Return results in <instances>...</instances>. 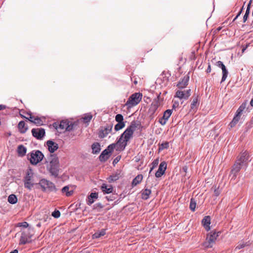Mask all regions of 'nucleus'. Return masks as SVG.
Masks as SVG:
<instances>
[{
    "mask_svg": "<svg viewBox=\"0 0 253 253\" xmlns=\"http://www.w3.org/2000/svg\"><path fill=\"white\" fill-rule=\"evenodd\" d=\"M62 193L67 197L71 196L74 192V189L71 185L64 186L61 190Z\"/></svg>",
    "mask_w": 253,
    "mask_h": 253,
    "instance_id": "obj_20",
    "label": "nucleus"
},
{
    "mask_svg": "<svg viewBox=\"0 0 253 253\" xmlns=\"http://www.w3.org/2000/svg\"><path fill=\"white\" fill-rule=\"evenodd\" d=\"M18 127L19 131L22 133L26 132L28 129L27 126L25 125V123L23 121L19 123Z\"/></svg>",
    "mask_w": 253,
    "mask_h": 253,
    "instance_id": "obj_23",
    "label": "nucleus"
},
{
    "mask_svg": "<svg viewBox=\"0 0 253 253\" xmlns=\"http://www.w3.org/2000/svg\"><path fill=\"white\" fill-rule=\"evenodd\" d=\"M4 108H5V106L4 105H0V110H2Z\"/></svg>",
    "mask_w": 253,
    "mask_h": 253,
    "instance_id": "obj_48",
    "label": "nucleus"
},
{
    "mask_svg": "<svg viewBox=\"0 0 253 253\" xmlns=\"http://www.w3.org/2000/svg\"><path fill=\"white\" fill-rule=\"evenodd\" d=\"M125 126L124 123H118L115 126V129L116 131L119 130Z\"/></svg>",
    "mask_w": 253,
    "mask_h": 253,
    "instance_id": "obj_36",
    "label": "nucleus"
},
{
    "mask_svg": "<svg viewBox=\"0 0 253 253\" xmlns=\"http://www.w3.org/2000/svg\"><path fill=\"white\" fill-rule=\"evenodd\" d=\"M191 95V89L186 90H178L176 92L174 97L178 98L180 99H187Z\"/></svg>",
    "mask_w": 253,
    "mask_h": 253,
    "instance_id": "obj_12",
    "label": "nucleus"
},
{
    "mask_svg": "<svg viewBox=\"0 0 253 253\" xmlns=\"http://www.w3.org/2000/svg\"><path fill=\"white\" fill-rule=\"evenodd\" d=\"M136 129L135 125H131L122 134L119 140L116 143L117 150L119 151L123 150L127 144V142L132 138L133 132Z\"/></svg>",
    "mask_w": 253,
    "mask_h": 253,
    "instance_id": "obj_1",
    "label": "nucleus"
},
{
    "mask_svg": "<svg viewBox=\"0 0 253 253\" xmlns=\"http://www.w3.org/2000/svg\"><path fill=\"white\" fill-rule=\"evenodd\" d=\"M143 179V175L142 174H138L136 177L132 180V185L133 186L137 185L138 184L140 183Z\"/></svg>",
    "mask_w": 253,
    "mask_h": 253,
    "instance_id": "obj_28",
    "label": "nucleus"
},
{
    "mask_svg": "<svg viewBox=\"0 0 253 253\" xmlns=\"http://www.w3.org/2000/svg\"><path fill=\"white\" fill-rule=\"evenodd\" d=\"M118 161L119 160L116 159L114 161V163H117V162H118Z\"/></svg>",
    "mask_w": 253,
    "mask_h": 253,
    "instance_id": "obj_53",
    "label": "nucleus"
},
{
    "mask_svg": "<svg viewBox=\"0 0 253 253\" xmlns=\"http://www.w3.org/2000/svg\"><path fill=\"white\" fill-rule=\"evenodd\" d=\"M159 105L160 102L159 101V98H158L157 99H155L152 102L151 105L150 109L152 110V111L155 112L157 109Z\"/></svg>",
    "mask_w": 253,
    "mask_h": 253,
    "instance_id": "obj_27",
    "label": "nucleus"
},
{
    "mask_svg": "<svg viewBox=\"0 0 253 253\" xmlns=\"http://www.w3.org/2000/svg\"><path fill=\"white\" fill-rule=\"evenodd\" d=\"M92 153L97 154L100 151V146L98 143H94L92 145Z\"/></svg>",
    "mask_w": 253,
    "mask_h": 253,
    "instance_id": "obj_29",
    "label": "nucleus"
},
{
    "mask_svg": "<svg viewBox=\"0 0 253 253\" xmlns=\"http://www.w3.org/2000/svg\"><path fill=\"white\" fill-rule=\"evenodd\" d=\"M243 8V7H242V9L240 10V12L238 13V14H237V16L238 17H239V16L240 15V14H241V12H242V10Z\"/></svg>",
    "mask_w": 253,
    "mask_h": 253,
    "instance_id": "obj_50",
    "label": "nucleus"
},
{
    "mask_svg": "<svg viewBox=\"0 0 253 253\" xmlns=\"http://www.w3.org/2000/svg\"><path fill=\"white\" fill-rule=\"evenodd\" d=\"M188 81V78L184 77L182 80L179 83V84H177V86L179 88H184L187 85Z\"/></svg>",
    "mask_w": 253,
    "mask_h": 253,
    "instance_id": "obj_30",
    "label": "nucleus"
},
{
    "mask_svg": "<svg viewBox=\"0 0 253 253\" xmlns=\"http://www.w3.org/2000/svg\"><path fill=\"white\" fill-rule=\"evenodd\" d=\"M142 95L140 93L132 94L127 100L126 105L128 108H131L138 104L142 99Z\"/></svg>",
    "mask_w": 253,
    "mask_h": 253,
    "instance_id": "obj_7",
    "label": "nucleus"
},
{
    "mask_svg": "<svg viewBox=\"0 0 253 253\" xmlns=\"http://www.w3.org/2000/svg\"><path fill=\"white\" fill-rule=\"evenodd\" d=\"M171 110L169 109L166 110L164 113L163 118L159 120V123L162 125H165L166 124L169 118L170 117V116H171Z\"/></svg>",
    "mask_w": 253,
    "mask_h": 253,
    "instance_id": "obj_18",
    "label": "nucleus"
},
{
    "mask_svg": "<svg viewBox=\"0 0 253 253\" xmlns=\"http://www.w3.org/2000/svg\"><path fill=\"white\" fill-rule=\"evenodd\" d=\"M245 247V245L244 244H239L238 246H237L236 249H241Z\"/></svg>",
    "mask_w": 253,
    "mask_h": 253,
    "instance_id": "obj_47",
    "label": "nucleus"
},
{
    "mask_svg": "<svg viewBox=\"0 0 253 253\" xmlns=\"http://www.w3.org/2000/svg\"><path fill=\"white\" fill-rule=\"evenodd\" d=\"M52 215L55 218H58L60 216V212L58 211H55L52 213Z\"/></svg>",
    "mask_w": 253,
    "mask_h": 253,
    "instance_id": "obj_43",
    "label": "nucleus"
},
{
    "mask_svg": "<svg viewBox=\"0 0 253 253\" xmlns=\"http://www.w3.org/2000/svg\"><path fill=\"white\" fill-rule=\"evenodd\" d=\"M252 0H250L249 3H248V6H247V10H246V13L244 16V18H243V21L244 22H245L247 19H248V16L249 15V13H250V6H251V3H252Z\"/></svg>",
    "mask_w": 253,
    "mask_h": 253,
    "instance_id": "obj_32",
    "label": "nucleus"
},
{
    "mask_svg": "<svg viewBox=\"0 0 253 253\" xmlns=\"http://www.w3.org/2000/svg\"><path fill=\"white\" fill-rule=\"evenodd\" d=\"M8 201L12 204H14L17 202V198L15 195L11 194L8 197Z\"/></svg>",
    "mask_w": 253,
    "mask_h": 253,
    "instance_id": "obj_34",
    "label": "nucleus"
},
{
    "mask_svg": "<svg viewBox=\"0 0 253 253\" xmlns=\"http://www.w3.org/2000/svg\"><path fill=\"white\" fill-rule=\"evenodd\" d=\"M33 135L37 139H42L45 134L44 129L42 128H33L32 130Z\"/></svg>",
    "mask_w": 253,
    "mask_h": 253,
    "instance_id": "obj_13",
    "label": "nucleus"
},
{
    "mask_svg": "<svg viewBox=\"0 0 253 253\" xmlns=\"http://www.w3.org/2000/svg\"><path fill=\"white\" fill-rule=\"evenodd\" d=\"M249 159V155L248 152H245L242 153L238 157L237 161L242 165L246 166Z\"/></svg>",
    "mask_w": 253,
    "mask_h": 253,
    "instance_id": "obj_14",
    "label": "nucleus"
},
{
    "mask_svg": "<svg viewBox=\"0 0 253 253\" xmlns=\"http://www.w3.org/2000/svg\"><path fill=\"white\" fill-rule=\"evenodd\" d=\"M116 121L118 122V123H124L123 120L124 118L123 116L121 114H118L116 116L115 118Z\"/></svg>",
    "mask_w": 253,
    "mask_h": 253,
    "instance_id": "obj_39",
    "label": "nucleus"
},
{
    "mask_svg": "<svg viewBox=\"0 0 253 253\" xmlns=\"http://www.w3.org/2000/svg\"><path fill=\"white\" fill-rule=\"evenodd\" d=\"M211 72V66L209 65V68L208 69V72Z\"/></svg>",
    "mask_w": 253,
    "mask_h": 253,
    "instance_id": "obj_52",
    "label": "nucleus"
},
{
    "mask_svg": "<svg viewBox=\"0 0 253 253\" xmlns=\"http://www.w3.org/2000/svg\"><path fill=\"white\" fill-rule=\"evenodd\" d=\"M216 66L221 68L222 71V77L221 79V82H224L227 77L228 75V71L225 66V65L223 64V63L221 61H218L216 63Z\"/></svg>",
    "mask_w": 253,
    "mask_h": 253,
    "instance_id": "obj_17",
    "label": "nucleus"
},
{
    "mask_svg": "<svg viewBox=\"0 0 253 253\" xmlns=\"http://www.w3.org/2000/svg\"><path fill=\"white\" fill-rule=\"evenodd\" d=\"M43 154L39 150L33 151L30 153L29 161L33 165H36L43 159Z\"/></svg>",
    "mask_w": 253,
    "mask_h": 253,
    "instance_id": "obj_6",
    "label": "nucleus"
},
{
    "mask_svg": "<svg viewBox=\"0 0 253 253\" xmlns=\"http://www.w3.org/2000/svg\"><path fill=\"white\" fill-rule=\"evenodd\" d=\"M169 145V143L167 142L161 144L159 147V151H161L164 149L168 148Z\"/></svg>",
    "mask_w": 253,
    "mask_h": 253,
    "instance_id": "obj_41",
    "label": "nucleus"
},
{
    "mask_svg": "<svg viewBox=\"0 0 253 253\" xmlns=\"http://www.w3.org/2000/svg\"><path fill=\"white\" fill-rule=\"evenodd\" d=\"M250 104L252 106H253V98L251 100L250 102Z\"/></svg>",
    "mask_w": 253,
    "mask_h": 253,
    "instance_id": "obj_51",
    "label": "nucleus"
},
{
    "mask_svg": "<svg viewBox=\"0 0 253 253\" xmlns=\"http://www.w3.org/2000/svg\"><path fill=\"white\" fill-rule=\"evenodd\" d=\"M159 164V159L155 160L151 164L152 167L150 169V173L152 171V170L156 168Z\"/></svg>",
    "mask_w": 253,
    "mask_h": 253,
    "instance_id": "obj_38",
    "label": "nucleus"
},
{
    "mask_svg": "<svg viewBox=\"0 0 253 253\" xmlns=\"http://www.w3.org/2000/svg\"><path fill=\"white\" fill-rule=\"evenodd\" d=\"M39 184L41 187V189L44 192H52L57 190L56 188L53 183L46 179H42Z\"/></svg>",
    "mask_w": 253,
    "mask_h": 253,
    "instance_id": "obj_5",
    "label": "nucleus"
},
{
    "mask_svg": "<svg viewBox=\"0 0 253 253\" xmlns=\"http://www.w3.org/2000/svg\"><path fill=\"white\" fill-rule=\"evenodd\" d=\"M218 236V233L215 231H211L207 235L206 241L203 243V246L206 248H212Z\"/></svg>",
    "mask_w": 253,
    "mask_h": 253,
    "instance_id": "obj_4",
    "label": "nucleus"
},
{
    "mask_svg": "<svg viewBox=\"0 0 253 253\" xmlns=\"http://www.w3.org/2000/svg\"><path fill=\"white\" fill-rule=\"evenodd\" d=\"M243 166H244L241 164V163L236 161L231 170V172L234 174V176H236V173H237Z\"/></svg>",
    "mask_w": 253,
    "mask_h": 253,
    "instance_id": "obj_21",
    "label": "nucleus"
},
{
    "mask_svg": "<svg viewBox=\"0 0 253 253\" xmlns=\"http://www.w3.org/2000/svg\"><path fill=\"white\" fill-rule=\"evenodd\" d=\"M98 198V194L96 193H91L88 197L87 204L89 205L94 203V201Z\"/></svg>",
    "mask_w": 253,
    "mask_h": 253,
    "instance_id": "obj_22",
    "label": "nucleus"
},
{
    "mask_svg": "<svg viewBox=\"0 0 253 253\" xmlns=\"http://www.w3.org/2000/svg\"><path fill=\"white\" fill-rule=\"evenodd\" d=\"M215 194L216 195H218V193L217 192H216V191H215Z\"/></svg>",
    "mask_w": 253,
    "mask_h": 253,
    "instance_id": "obj_55",
    "label": "nucleus"
},
{
    "mask_svg": "<svg viewBox=\"0 0 253 253\" xmlns=\"http://www.w3.org/2000/svg\"><path fill=\"white\" fill-rule=\"evenodd\" d=\"M46 145L50 153H54L58 149V144L52 140H48L46 142Z\"/></svg>",
    "mask_w": 253,
    "mask_h": 253,
    "instance_id": "obj_16",
    "label": "nucleus"
},
{
    "mask_svg": "<svg viewBox=\"0 0 253 253\" xmlns=\"http://www.w3.org/2000/svg\"><path fill=\"white\" fill-rule=\"evenodd\" d=\"M246 106V103H243L240 107L236 111V115L235 117L233 118L232 121L230 123L229 126L231 127H233L235 126L237 123L239 122L241 114L243 110L245 109Z\"/></svg>",
    "mask_w": 253,
    "mask_h": 253,
    "instance_id": "obj_9",
    "label": "nucleus"
},
{
    "mask_svg": "<svg viewBox=\"0 0 253 253\" xmlns=\"http://www.w3.org/2000/svg\"><path fill=\"white\" fill-rule=\"evenodd\" d=\"M198 100L197 98H195L193 99L192 103L191 104V108L194 109V108H196L198 105Z\"/></svg>",
    "mask_w": 253,
    "mask_h": 253,
    "instance_id": "obj_42",
    "label": "nucleus"
},
{
    "mask_svg": "<svg viewBox=\"0 0 253 253\" xmlns=\"http://www.w3.org/2000/svg\"><path fill=\"white\" fill-rule=\"evenodd\" d=\"M54 126L55 128L59 131L60 132H63L66 130H70L72 129L73 126L72 124L68 121H62L60 124L55 123Z\"/></svg>",
    "mask_w": 253,
    "mask_h": 253,
    "instance_id": "obj_8",
    "label": "nucleus"
},
{
    "mask_svg": "<svg viewBox=\"0 0 253 253\" xmlns=\"http://www.w3.org/2000/svg\"><path fill=\"white\" fill-rule=\"evenodd\" d=\"M211 220V219L210 216H206L202 220V225L207 231H210L211 229L210 226Z\"/></svg>",
    "mask_w": 253,
    "mask_h": 253,
    "instance_id": "obj_19",
    "label": "nucleus"
},
{
    "mask_svg": "<svg viewBox=\"0 0 253 253\" xmlns=\"http://www.w3.org/2000/svg\"><path fill=\"white\" fill-rule=\"evenodd\" d=\"M46 169L50 175L57 177L60 170V163L58 157L55 155H50L46 162Z\"/></svg>",
    "mask_w": 253,
    "mask_h": 253,
    "instance_id": "obj_2",
    "label": "nucleus"
},
{
    "mask_svg": "<svg viewBox=\"0 0 253 253\" xmlns=\"http://www.w3.org/2000/svg\"><path fill=\"white\" fill-rule=\"evenodd\" d=\"M151 193L150 190L148 189H145L142 193V198L145 200L148 199Z\"/></svg>",
    "mask_w": 253,
    "mask_h": 253,
    "instance_id": "obj_33",
    "label": "nucleus"
},
{
    "mask_svg": "<svg viewBox=\"0 0 253 253\" xmlns=\"http://www.w3.org/2000/svg\"><path fill=\"white\" fill-rule=\"evenodd\" d=\"M33 123L37 124L38 125H42V122L41 120V119L38 117H35L34 118Z\"/></svg>",
    "mask_w": 253,
    "mask_h": 253,
    "instance_id": "obj_40",
    "label": "nucleus"
},
{
    "mask_svg": "<svg viewBox=\"0 0 253 253\" xmlns=\"http://www.w3.org/2000/svg\"><path fill=\"white\" fill-rule=\"evenodd\" d=\"M19 226H22L24 228H27L29 226V224L26 222H24L19 223Z\"/></svg>",
    "mask_w": 253,
    "mask_h": 253,
    "instance_id": "obj_45",
    "label": "nucleus"
},
{
    "mask_svg": "<svg viewBox=\"0 0 253 253\" xmlns=\"http://www.w3.org/2000/svg\"><path fill=\"white\" fill-rule=\"evenodd\" d=\"M101 189L104 193L109 194L112 192V187L111 185H107L105 184H103L101 186Z\"/></svg>",
    "mask_w": 253,
    "mask_h": 253,
    "instance_id": "obj_25",
    "label": "nucleus"
},
{
    "mask_svg": "<svg viewBox=\"0 0 253 253\" xmlns=\"http://www.w3.org/2000/svg\"><path fill=\"white\" fill-rule=\"evenodd\" d=\"M167 165L166 162H162L159 165V169L155 173L156 177H160L165 174L167 169Z\"/></svg>",
    "mask_w": 253,
    "mask_h": 253,
    "instance_id": "obj_15",
    "label": "nucleus"
},
{
    "mask_svg": "<svg viewBox=\"0 0 253 253\" xmlns=\"http://www.w3.org/2000/svg\"><path fill=\"white\" fill-rule=\"evenodd\" d=\"M10 253H18V251L17 250H14Z\"/></svg>",
    "mask_w": 253,
    "mask_h": 253,
    "instance_id": "obj_49",
    "label": "nucleus"
},
{
    "mask_svg": "<svg viewBox=\"0 0 253 253\" xmlns=\"http://www.w3.org/2000/svg\"><path fill=\"white\" fill-rule=\"evenodd\" d=\"M179 107V103L178 101H176V100H174L173 102V104L172 105V108L173 109L177 108Z\"/></svg>",
    "mask_w": 253,
    "mask_h": 253,
    "instance_id": "obj_44",
    "label": "nucleus"
},
{
    "mask_svg": "<svg viewBox=\"0 0 253 253\" xmlns=\"http://www.w3.org/2000/svg\"><path fill=\"white\" fill-rule=\"evenodd\" d=\"M238 17L237 16H236V17H235V19H234V20H236L237 18H238Z\"/></svg>",
    "mask_w": 253,
    "mask_h": 253,
    "instance_id": "obj_56",
    "label": "nucleus"
},
{
    "mask_svg": "<svg viewBox=\"0 0 253 253\" xmlns=\"http://www.w3.org/2000/svg\"><path fill=\"white\" fill-rule=\"evenodd\" d=\"M92 116L91 114H86L83 118V120L84 123H88L91 120Z\"/></svg>",
    "mask_w": 253,
    "mask_h": 253,
    "instance_id": "obj_37",
    "label": "nucleus"
},
{
    "mask_svg": "<svg viewBox=\"0 0 253 253\" xmlns=\"http://www.w3.org/2000/svg\"><path fill=\"white\" fill-rule=\"evenodd\" d=\"M105 234V231L104 229H102L101 230L95 233L92 237L93 239L99 238Z\"/></svg>",
    "mask_w": 253,
    "mask_h": 253,
    "instance_id": "obj_31",
    "label": "nucleus"
},
{
    "mask_svg": "<svg viewBox=\"0 0 253 253\" xmlns=\"http://www.w3.org/2000/svg\"><path fill=\"white\" fill-rule=\"evenodd\" d=\"M27 152L26 148L22 145L18 146L17 148V153L19 156H24Z\"/></svg>",
    "mask_w": 253,
    "mask_h": 253,
    "instance_id": "obj_24",
    "label": "nucleus"
},
{
    "mask_svg": "<svg viewBox=\"0 0 253 253\" xmlns=\"http://www.w3.org/2000/svg\"><path fill=\"white\" fill-rule=\"evenodd\" d=\"M183 169H184V170L185 171H186V170H187V168H183Z\"/></svg>",
    "mask_w": 253,
    "mask_h": 253,
    "instance_id": "obj_54",
    "label": "nucleus"
},
{
    "mask_svg": "<svg viewBox=\"0 0 253 253\" xmlns=\"http://www.w3.org/2000/svg\"><path fill=\"white\" fill-rule=\"evenodd\" d=\"M32 230L33 229L29 228L28 231H23L22 232L20 240V244H25L31 241V238L33 235V234L31 233V232Z\"/></svg>",
    "mask_w": 253,
    "mask_h": 253,
    "instance_id": "obj_10",
    "label": "nucleus"
},
{
    "mask_svg": "<svg viewBox=\"0 0 253 253\" xmlns=\"http://www.w3.org/2000/svg\"><path fill=\"white\" fill-rule=\"evenodd\" d=\"M116 147V145L115 144L110 145L106 149L104 150L99 156V158L101 161H106L110 156V153L113 150V149Z\"/></svg>",
    "mask_w": 253,
    "mask_h": 253,
    "instance_id": "obj_11",
    "label": "nucleus"
},
{
    "mask_svg": "<svg viewBox=\"0 0 253 253\" xmlns=\"http://www.w3.org/2000/svg\"><path fill=\"white\" fill-rule=\"evenodd\" d=\"M196 207V203L195 200L191 199L190 204V208L191 211H194Z\"/></svg>",
    "mask_w": 253,
    "mask_h": 253,
    "instance_id": "obj_35",
    "label": "nucleus"
},
{
    "mask_svg": "<svg viewBox=\"0 0 253 253\" xmlns=\"http://www.w3.org/2000/svg\"><path fill=\"white\" fill-rule=\"evenodd\" d=\"M24 186L28 190H31L38 183L35 179L34 173L32 169H29L27 171L26 175L24 180Z\"/></svg>",
    "mask_w": 253,
    "mask_h": 253,
    "instance_id": "obj_3",
    "label": "nucleus"
},
{
    "mask_svg": "<svg viewBox=\"0 0 253 253\" xmlns=\"http://www.w3.org/2000/svg\"><path fill=\"white\" fill-rule=\"evenodd\" d=\"M34 118H35L34 116H33L31 115H29V117L27 118V119H28L30 122L33 123Z\"/></svg>",
    "mask_w": 253,
    "mask_h": 253,
    "instance_id": "obj_46",
    "label": "nucleus"
},
{
    "mask_svg": "<svg viewBox=\"0 0 253 253\" xmlns=\"http://www.w3.org/2000/svg\"><path fill=\"white\" fill-rule=\"evenodd\" d=\"M112 129L111 126H108V127L102 129V131L99 133V137L103 138L105 137L108 134H109Z\"/></svg>",
    "mask_w": 253,
    "mask_h": 253,
    "instance_id": "obj_26",
    "label": "nucleus"
}]
</instances>
